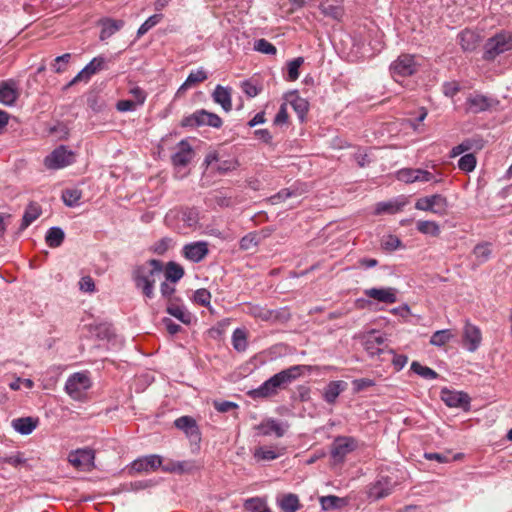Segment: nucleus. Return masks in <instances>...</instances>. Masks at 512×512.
I'll return each mask as SVG.
<instances>
[{"label":"nucleus","mask_w":512,"mask_h":512,"mask_svg":"<svg viewBox=\"0 0 512 512\" xmlns=\"http://www.w3.org/2000/svg\"><path fill=\"white\" fill-rule=\"evenodd\" d=\"M163 274V263L160 260L150 259L137 265L132 271L135 287L148 299L155 296V284Z\"/></svg>","instance_id":"1"},{"label":"nucleus","mask_w":512,"mask_h":512,"mask_svg":"<svg viewBox=\"0 0 512 512\" xmlns=\"http://www.w3.org/2000/svg\"><path fill=\"white\" fill-rule=\"evenodd\" d=\"M420 64L416 60V56L412 54L399 55L389 67L390 74L396 82L417 73Z\"/></svg>","instance_id":"2"},{"label":"nucleus","mask_w":512,"mask_h":512,"mask_svg":"<svg viewBox=\"0 0 512 512\" xmlns=\"http://www.w3.org/2000/svg\"><path fill=\"white\" fill-rule=\"evenodd\" d=\"M483 58L493 61L500 54L512 49V33L502 32L487 40Z\"/></svg>","instance_id":"3"},{"label":"nucleus","mask_w":512,"mask_h":512,"mask_svg":"<svg viewBox=\"0 0 512 512\" xmlns=\"http://www.w3.org/2000/svg\"><path fill=\"white\" fill-rule=\"evenodd\" d=\"M309 370L308 366L305 365H294L287 369H284L272 377H270L268 382L272 387L273 391L277 395L280 389H286L292 382H294L297 378H299L304 371Z\"/></svg>","instance_id":"4"},{"label":"nucleus","mask_w":512,"mask_h":512,"mask_svg":"<svg viewBox=\"0 0 512 512\" xmlns=\"http://www.w3.org/2000/svg\"><path fill=\"white\" fill-rule=\"evenodd\" d=\"M222 124L223 121L217 114L208 112L205 109L196 110L194 113L185 116L181 120V126L189 128H196L200 126L220 128Z\"/></svg>","instance_id":"5"},{"label":"nucleus","mask_w":512,"mask_h":512,"mask_svg":"<svg viewBox=\"0 0 512 512\" xmlns=\"http://www.w3.org/2000/svg\"><path fill=\"white\" fill-rule=\"evenodd\" d=\"M91 387V380L87 373L77 372L70 375L65 384V391L74 400H81Z\"/></svg>","instance_id":"6"},{"label":"nucleus","mask_w":512,"mask_h":512,"mask_svg":"<svg viewBox=\"0 0 512 512\" xmlns=\"http://www.w3.org/2000/svg\"><path fill=\"white\" fill-rule=\"evenodd\" d=\"M67 461L80 471L90 472L95 468V451L91 448H79L69 452Z\"/></svg>","instance_id":"7"},{"label":"nucleus","mask_w":512,"mask_h":512,"mask_svg":"<svg viewBox=\"0 0 512 512\" xmlns=\"http://www.w3.org/2000/svg\"><path fill=\"white\" fill-rule=\"evenodd\" d=\"M74 161L75 155L73 151L64 145H60L45 157L44 165L47 169L58 170L71 165Z\"/></svg>","instance_id":"8"},{"label":"nucleus","mask_w":512,"mask_h":512,"mask_svg":"<svg viewBox=\"0 0 512 512\" xmlns=\"http://www.w3.org/2000/svg\"><path fill=\"white\" fill-rule=\"evenodd\" d=\"M498 101L479 93H472L466 98L465 106L468 113L478 114L490 110Z\"/></svg>","instance_id":"9"},{"label":"nucleus","mask_w":512,"mask_h":512,"mask_svg":"<svg viewBox=\"0 0 512 512\" xmlns=\"http://www.w3.org/2000/svg\"><path fill=\"white\" fill-rule=\"evenodd\" d=\"M364 348L370 356L387 355L385 336L379 331H370L364 337Z\"/></svg>","instance_id":"10"},{"label":"nucleus","mask_w":512,"mask_h":512,"mask_svg":"<svg viewBox=\"0 0 512 512\" xmlns=\"http://www.w3.org/2000/svg\"><path fill=\"white\" fill-rule=\"evenodd\" d=\"M397 178L405 183L414 182H440V179L436 178L431 172L423 169L405 168L401 169L397 173Z\"/></svg>","instance_id":"11"},{"label":"nucleus","mask_w":512,"mask_h":512,"mask_svg":"<svg viewBox=\"0 0 512 512\" xmlns=\"http://www.w3.org/2000/svg\"><path fill=\"white\" fill-rule=\"evenodd\" d=\"M441 400L451 408H461L465 411L469 410L470 397L467 393L454 391L443 388L440 392Z\"/></svg>","instance_id":"12"},{"label":"nucleus","mask_w":512,"mask_h":512,"mask_svg":"<svg viewBox=\"0 0 512 512\" xmlns=\"http://www.w3.org/2000/svg\"><path fill=\"white\" fill-rule=\"evenodd\" d=\"M356 448V440L352 437L338 436L331 446V457L338 462L344 460L346 455Z\"/></svg>","instance_id":"13"},{"label":"nucleus","mask_w":512,"mask_h":512,"mask_svg":"<svg viewBox=\"0 0 512 512\" xmlns=\"http://www.w3.org/2000/svg\"><path fill=\"white\" fill-rule=\"evenodd\" d=\"M447 207V200L440 194L423 197L416 201L415 208L422 211H431L436 214H442Z\"/></svg>","instance_id":"14"},{"label":"nucleus","mask_w":512,"mask_h":512,"mask_svg":"<svg viewBox=\"0 0 512 512\" xmlns=\"http://www.w3.org/2000/svg\"><path fill=\"white\" fill-rule=\"evenodd\" d=\"M105 58L99 56L93 58L66 86V88L72 85L84 81L88 82L90 78L97 72L104 68Z\"/></svg>","instance_id":"15"},{"label":"nucleus","mask_w":512,"mask_h":512,"mask_svg":"<svg viewBox=\"0 0 512 512\" xmlns=\"http://www.w3.org/2000/svg\"><path fill=\"white\" fill-rule=\"evenodd\" d=\"M396 486V481H393L389 476H380L378 480L369 488V497L374 500L382 499L390 495Z\"/></svg>","instance_id":"16"},{"label":"nucleus","mask_w":512,"mask_h":512,"mask_svg":"<svg viewBox=\"0 0 512 512\" xmlns=\"http://www.w3.org/2000/svg\"><path fill=\"white\" fill-rule=\"evenodd\" d=\"M162 465V457L159 455H148L140 457L132 462L131 470L138 473H150L158 470Z\"/></svg>","instance_id":"17"},{"label":"nucleus","mask_w":512,"mask_h":512,"mask_svg":"<svg viewBox=\"0 0 512 512\" xmlns=\"http://www.w3.org/2000/svg\"><path fill=\"white\" fill-rule=\"evenodd\" d=\"M464 345L470 352H475L482 341V333L479 327L466 321L463 329Z\"/></svg>","instance_id":"18"},{"label":"nucleus","mask_w":512,"mask_h":512,"mask_svg":"<svg viewBox=\"0 0 512 512\" xmlns=\"http://www.w3.org/2000/svg\"><path fill=\"white\" fill-rule=\"evenodd\" d=\"M194 150L187 140H181L176 147V152L172 155L171 160L174 166L185 167L194 158Z\"/></svg>","instance_id":"19"},{"label":"nucleus","mask_w":512,"mask_h":512,"mask_svg":"<svg viewBox=\"0 0 512 512\" xmlns=\"http://www.w3.org/2000/svg\"><path fill=\"white\" fill-rule=\"evenodd\" d=\"M396 293H397V290L392 287L370 288V289H366L364 291V294L367 297L377 300L378 302L385 303V304L395 303L397 301Z\"/></svg>","instance_id":"20"},{"label":"nucleus","mask_w":512,"mask_h":512,"mask_svg":"<svg viewBox=\"0 0 512 512\" xmlns=\"http://www.w3.org/2000/svg\"><path fill=\"white\" fill-rule=\"evenodd\" d=\"M208 246L206 242H194L183 247V255L192 262L202 261L208 254Z\"/></svg>","instance_id":"21"},{"label":"nucleus","mask_w":512,"mask_h":512,"mask_svg":"<svg viewBox=\"0 0 512 512\" xmlns=\"http://www.w3.org/2000/svg\"><path fill=\"white\" fill-rule=\"evenodd\" d=\"M288 427L289 425L287 423H280L277 420L270 418L262 421L257 426V429L264 436L275 434L277 437H282L286 433Z\"/></svg>","instance_id":"22"},{"label":"nucleus","mask_w":512,"mask_h":512,"mask_svg":"<svg viewBox=\"0 0 512 512\" xmlns=\"http://www.w3.org/2000/svg\"><path fill=\"white\" fill-rule=\"evenodd\" d=\"M176 428L185 432L193 441L200 440V432L195 419L190 416H181L174 422Z\"/></svg>","instance_id":"23"},{"label":"nucleus","mask_w":512,"mask_h":512,"mask_svg":"<svg viewBox=\"0 0 512 512\" xmlns=\"http://www.w3.org/2000/svg\"><path fill=\"white\" fill-rule=\"evenodd\" d=\"M232 89L217 85L212 93V98L215 103L221 105L224 111L229 112L232 110Z\"/></svg>","instance_id":"24"},{"label":"nucleus","mask_w":512,"mask_h":512,"mask_svg":"<svg viewBox=\"0 0 512 512\" xmlns=\"http://www.w3.org/2000/svg\"><path fill=\"white\" fill-rule=\"evenodd\" d=\"M19 93L17 87L13 81H2L0 82V102L6 106H12Z\"/></svg>","instance_id":"25"},{"label":"nucleus","mask_w":512,"mask_h":512,"mask_svg":"<svg viewBox=\"0 0 512 512\" xmlns=\"http://www.w3.org/2000/svg\"><path fill=\"white\" fill-rule=\"evenodd\" d=\"M166 311L184 324H190L192 321V314L183 304L179 303L178 300H170V302L167 303Z\"/></svg>","instance_id":"26"},{"label":"nucleus","mask_w":512,"mask_h":512,"mask_svg":"<svg viewBox=\"0 0 512 512\" xmlns=\"http://www.w3.org/2000/svg\"><path fill=\"white\" fill-rule=\"evenodd\" d=\"M458 42L463 51L472 52L478 47L480 36L472 30L465 29L459 33Z\"/></svg>","instance_id":"27"},{"label":"nucleus","mask_w":512,"mask_h":512,"mask_svg":"<svg viewBox=\"0 0 512 512\" xmlns=\"http://www.w3.org/2000/svg\"><path fill=\"white\" fill-rule=\"evenodd\" d=\"M347 383L342 380L331 381L324 388L323 398L328 404H334L338 396L346 389Z\"/></svg>","instance_id":"28"},{"label":"nucleus","mask_w":512,"mask_h":512,"mask_svg":"<svg viewBox=\"0 0 512 512\" xmlns=\"http://www.w3.org/2000/svg\"><path fill=\"white\" fill-rule=\"evenodd\" d=\"M99 23L102 28L100 32V39L102 41L110 38L112 35L118 32L125 24L123 20H116L112 18H104L100 20Z\"/></svg>","instance_id":"29"},{"label":"nucleus","mask_w":512,"mask_h":512,"mask_svg":"<svg viewBox=\"0 0 512 512\" xmlns=\"http://www.w3.org/2000/svg\"><path fill=\"white\" fill-rule=\"evenodd\" d=\"M321 12L334 20H340L344 14L343 7L339 0H325L320 5Z\"/></svg>","instance_id":"30"},{"label":"nucleus","mask_w":512,"mask_h":512,"mask_svg":"<svg viewBox=\"0 0 512 512\" xmlns=\"http://www.w3.org/2000/svg\"><path fill=\"white\" fill-rule=\"evenodd\" d=\"M406 202L404 200H390L387 202H379L375 206L374 214L375 215H381V214H396L397 212L401 211L402 208L405 206Z\"/></svg>","instance_id":"31"},{"label":"nucleus","mask_w":512,"mask_h":512,"mask_svg":"<svg viewBox=\"0 0 512 512\" xmlns=\"http://www.w3.org/2000/svg\"><path fill=\"white\" fill-rule=\"evenodd\" d=\"M285 449H275L272 447L260 446L254 450V458L257 461H272L284 454Z\"/></svg>","instance_id":"32"},{"label":"nucleus","mask_w":512,"mask_h":512,"mask_svg":"<svg viewBox=\"0 0 512 512\" xmlns=\"http://www.w3.org/2000/svg\"><path fill=\"white\" fill-rule=\"evenodd\" d=\"M208 78L206 71L200 68L196 71H191L186 78L185 82L178 89V94L184 92L188 88H191L201 82H204Z\"/></svg>","instance_id":"33"},{"label":"nucleus","mask_w":512,"mask_h":512,"mask_svg":"<svg viewBox=\"0 0 512 512\" xmlns=\"http://www.w3.org/2000/svg\"><path fill=\"white\" fill-rule=\"evenodd\" d=\"M37 426V420L32 417H21L12 421V427L22 435H29Z\"/></svg>","instance_id":"34"},{"label":"nucleus","mask_w":512,"mask_h":512,"mask_svg":"<svg viewBox=\"0 0 512 512\" xmlns=\"http://www.w3.org/2000/svg\"><path fill=\"white\" fill-rule=\"evenodd\" d=\"M41 215V207L36 202H31L27 206L22 222L20 225V230H25L29 225H31L39 216Z\"/></svg>","instance_id":"35"},{"label":"nucleus","mask_w":512,"mask_h":512,"mask_svg":"<svg viewBox=\"0 0 512 512\" xmlns=\"http://www.w3.org/2000/svg\"><path fill=\"white\" fill-rule=\"evenodd\" d=\"M320 504L323 510L331 511L346 506L347 501L335 495H328L320 498Z\"/></svg>","instance_id":"36"},{"label":"nucleus","mask_w":512,"mask_h":512,"mask_svg":"<svg viewBox=\"0 0 512 512\" xmlns=\"http://www.w3.org/2000/svg\"><path fill=\"white\" fill-rule=\"evenodd\" d=\"M290 97H291V100H290L291 106L293 107L295 112L298 114L299 118L301 120H303L305 115L308 112V109H309L308 101L306 99L298 96L296 91L292 92L290 94Z\"/></svg>","instance_id":"37"},{"label":"nucleus","mask_w":512,"mask_h":512,"mask_svg":"<svg viewBox=\"0 0 512 512\" xmlns=\"http://www.w3.org/2000/svg\"><path fill=\"white\" fill-rule=\"evenodd\" d=\"M164 276L171 283L178 282L184 276V269L175 262H168L164 271Z\"/></svg>","instance_id":"38"},{"label":"nucleus","mask_w":512,"mask_h":512,"mask_svg":"<svg viewBox=\"0 0 512 512\" xmlns=\"http://www.w3.org/2000/svg\"><path fill=\"white\" fill-rule=\"evenodd\" d=\"M492 254L491 244L484 242L477 244L473 249L476 264L481 265L487 262Z\"/></svg>","instance_id":"39"},{"label":"nucleus","mask_w":512,"mask_h":512,"mask_svg":"<svg viewBox=\"0 0 512 512\" xmlns=\"http://www.w3.org/2000/svg\"><path fill=\"white\" fill-rule=\"evenodd\" d=\"M64 231L59 227H51L46 233V243L50 248L59 247L64 241Z\"/></svg>","instance_id":"40"},{"label":"nucleus","mask_w":512,"mask_h":512,"mask_svg":"<svg viewBox=\"0 0 512 512\" xmlns=\"http://www.w3.org/2000/svg\"><path fill=\"white\" fill-rule=\"evenodd\" d=\"M247 395L250 398L256 400V399L269 398V397L275 396L276 394L273 391L272 387L270 386V383L268 382V380H266L258 388L248 391Z\"/></svg>","instance_id":"41"},{"label":"nucleus","mask_w":512,"mask_h":512,"mask_svg":"<svg viewBox=\"0 0 512 512\" xmlns=\"http://www.w3.org/2000/svg\"><path fill=\"white\" fill-rule=\"evenodd\" d=\"M233 348L238 352H244L248 347L247 333L244 329L237 328L232 334Z\"/></svg>","instance_id":"42"},{"label":"nucleus","mask_w":512,"mask_h":512,"mask_svg":"<svg viewBox=\"0 0 512 512\" xmlns=\"http://www.w3.org/2000/svg\"><path fill=\"white\" fill-rule=\"evenodd\" d=\"M416 228L425 235L437 237L440 234V227L435 221L419 220L416 223Z\"/></svg>","instance_id":"43"},{"label":"nucleus","mask_w":512,"mask_h":512,"mask_svg":"<svg viewBox=\"0 0 512 512\" xmlns=\"http://www.w3.org/2000/svg\"><path fill=\"white\" fill-rule=\"evenodd\" d=\"M244 311L246 314L263 321H268L272 316V312L270 310L259 305L248 304Z\"/></svg>","instance_id":"44"},{"label":"nucleus","mask_w":512,"mask_h":512,"mask_svg":"<svg viewBox=\"0 0 512 512\" xmlns=\"http://www.w3.org/2000/svg\"><path fill=\"white\" fill-rule=\"evenodd\" d=\"M280 507L284 512H296L300 505L295 494L284 495L280 500Z\"/></svg>","instance_id":"45"},{"label":"nucleus","mask_w":512,"mask_h":512,"mask_svg":"<svg viewBox=\"0 0 512 512\" xmlns=\"http://www.w3.org/2000/svg\"><path fill=\"white\" fill-rule=\"evenodd\" d=\"M81 197L82 192L77 188L66 189L62 193V200L69 207L77 206Z\"/></svg>","instance_id":"46"},{"label":"nucleus","mask_w":512,"mask_h":512,"mask_svg":"<svg viewBox=\"0 0 512 512\" xmlns=\"http://www.w3.org/2000/svg\"><path fill=\"white\" fill-rule=\"evenodd\" d=\"M453 338V334L449 329L438 330L434 332L430 338V344L434 346H444Z\"/></svg>","instance_id":"47"},{"label":"nucleus","mask_w":512,"mask_h":512,"mask_svg":"<svg viewBox=\"0 0 512 512\" xmlns=\"http://www.w3.org/2000/svg\"><path fill=\"white\" fill-rule=\"evenodd\" d=\"M304 59L302 57H297L287 63V81H296L299 78V69L303 64Z\"/></svg>","instance_id":"48"},{"label":"nucleus","mask_w":512,"mask_h":512,"mask_svg":"<svg viewBox=\"0 0 512 512\" xmlns=\"http://www.w3.org/2000/svg\"><path fill=\"white\" fill-rule=\"evenodd\" d=\"M411 370L424 379L432 380V379H436L438 377V374L436 371H434L433 369H431L427 366H423L419 362H416V361L412 362Z\"/></svg>","instance_id":"49"},{"label":"nucleus","mask_w":512,"mask_h":512,"mask_svg":"<svg viewBox=\"0 0 512 512\" xmlns=\"http://www.w3.org/2000/svg\"><path fill=\"white\" fill-rule=\"evenodd\" d=\"M163 19V15L161 13H156L150 16L146 21L139 27L137 31V37L140 38L145 35L150 29L155 27L158 23H160Z\"/></svg>","instance_id":"50"},{"label":"nucleus","mask_w":512,"mask_h":512,"mask_svg":"<svg viewBox=\"0 0 512 512\" xmlns=\"http://www.w3.org/2000/svg\"><path fill=\"white\" fill-rule=\"evenodd\" d=\"M71 54L65 53L61 56H58L54 59L53 63L51 64V68L56 73H62L66 71L67 66L70 62Z\"/></svg>","instance_id":"51"},{"label":"nucleus","mask_w":512,"mask_h":512,"mask_svg":"<svg viewBox=\"0 0 512 512\" xmlns=\"http://www.w3.org/2000/svg\"><path fill=\"white\" fill-rule=\"evenodd\" d=\"M254 49L258 52L267 55H275L277 52L276 47L266 39H259L254 44Z\"/></svg>","instance_id":"52"},{"label":"nucleus","mask_w":512,"mask_h":512,"mask_svg":"<svg viewBox=\"0 0 512 512\" xmlns=\"http://www.w3.org/2000/svg\"><path fill=\"white\" fill-rule=\"evenodd\" d=\"M193 301L200 306L207 307L211 301V293L204 288L198 289L193 294Z\"/></svg>","instance_id":"53"},{"label":"nucleus","mask_w":512,"mask_h":512,"mask_svg":"<svg viewBox=\"0 0 512 512\" xmlns=\"http://www.w3.org/2000/svg\"><path fill=\"white\" fill-rule=\"evenodd\" d=\"M476 166V158L473 154H465L458 161V167L462 171L470 172L474 170Z\"/></svg>","instance_id":"54"},{"label":"nucleus","mask_w":512,"mask_h":512,"mask_svg":"<svg viewBox=\"0 0 512 512\" xmlns=\"http://www.w3.org/2000/svg\"><path fill=\"white\" fill-rule=\"evenodd\" d=\"M241 89L243 93L251 98L257 96L261 91V87H259L253 80L243 81L241 83Z\"/></svg>","instance_id":"55"},{"label":"nucleus","mask_w":512,"mask_h":512,"mask_svg":"<svg viewBox=\"0 0 512 512\" xmlns=\"http://www.w3.org/2000/svg\"><path fill=\"white\" fill-rule=\"evenodd\" d=\"M401 244L400 239L395 235H388L381 241L382 248L387 251H394L401 247Z\"/></svg>","instance_id":"56"},{"label":"nucleus","mask_w":512,"mask_h":512,"mask_svg":"<svg viewBox=\"0 0 512 512\" xmlns=\"http://www.w3.org/2000/svg\"><path fill=\"white\" fill-rule=\"evenodd\" d=\"M245 508L251 512H270L259 498L248 499L245 502Z\"/></svg>","instance_id":"57"},{"label":"nucleus","mask_w":512,"mask_h":512,"mask_svg":"<svg viewBox=\"0 0 512 512\" xmlns=\"http://www.w3.org/2000/svg\"><path fill=\"white\" fill-rule=\"evenodd\" d=\"M172 244L173 240L171 238H162L153 245V252L158 255H163L172 246Z\"/></svg>","instance_id":"58"},{"label":"nucleus","mask_w":512,"mask_h":512,"mask_svg":"<svg viewBox=\"0 0 512 512\" xmlns=\"http://www.w3.org/2000/svg\"><path fill=\"white\" fill-rule=\"evenodd\" d=\"M258 244V236L256 233H249L241 238L240 248L242 250H249Z\"/></svg>","instance_id":"59"},{"label":"nucleus","mask_w":512,"mask_h":512,"mask_svg":"<svg viewBox=\"0 0 512 512\" xmlns=\"http://www.w3.org/2000/svg\"><path fill=\"white\" fill-rule=\"evenodd\" d=\"M160 291L162 297L167 300V303H169L170 300H178L177 298L172 297L175 293V286L171 283H168L167 280L161 283Z\"/></svg>","instance_id":"60"},{"label":"nucleus","mask_w":512,"mask_h":512,"mask_svg":"<svg viewBox=\"0 0 512 512\" xmlns=\"http://www.w3.org/2000/svg\"><path fill=\"white\" fill-rule=\"evenodd\" d=\"M129 93L133 96L132 100L137 104V106L144 104L147 94L142 88L135 86L130 89Z\"/></svg>","instance_id":"61"},{"label":"nucleus","mask_w":512,"mask_h":512,"mask_svg":"<svg viewBox=\"0 0 512 512\" xmlns=\"http://www.w3.org/2000/svg\"><path fill=\"white\" fill-rule=\"evenodd\" d=\"M353 389L355 392H360V391H363L364 389L368 388V387H372L375 385V381L373 379H370V378H360V379H355L353 382Z\"/></svg>","instance_id":"62"},{"label":"nucleus","mask_w":512,"mask_h":512,"mask_svg":"<svg viewBox=\"0 0 512 512\" xmlns=\"http://www.w3.org/2000/svg\"><path fill=\"white\" fill-rule=\"evenodd\" d=\"M387 355L391 357V361L397 371L401 370L408 361L405 355H396L392 350L387 351Z\"/></svg>","instance_id":"63"},{"label":"nucleus","mask_w":512,"mask_h":512,"mask_svg":"<svg viewBox=\"0 0 512 512\" xmlns=\"http://www.w3.org/2000/svg\"><path fill=\"white\" fill-rule=\"evenodd\" d=\"M79 289L83 292H94L95 283L91 276H83L79 281Z\"/></svg>","instance_id":"64"}]
</instances>
